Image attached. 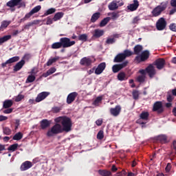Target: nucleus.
I'll use <instances>...</instances> for the list:
<instances>
[{
  "mask_svg": "<svg viewBox=\"0 0 176 176\" xmlns=\"http://www.w3.org/2000/svg\"><path fill=\"white\" fill-rule=\"evenodd\" d=\"M56 123H61L62 129L65 133H69L72 130V120L67 116H63L55 118Z\"/></svg>",
  "mask_w": 176,
  "mask_h": 176,
  "instance_id": "obj_1",
  "label": "nucleus"
},
{
  "mask_svg": "<svg viewBox=\"0 0 176 176\" xmlns=\"http://www.w3.org/2000/svg\"><path fill=\"white\" fill-rule=\"evenodd\" d=\"M63 126L61 124L57 123L55 124L51 129H49L47 132V137H53V135H56L57 134H60V133H63Z\"/></svg>",
  "mask_w": 176,
  "mask_h": 176,
  "instance_id": "obj_2",
  "label": "nucleus"
},
{
  "mask_svg": "<svg viewBox=\"0 0 176 176\" xmlns=\"http://www.w3.org/2000/svg\"><path fill=\"white\" fill-rule=\"evenodd\" d=\"M23 0H10L6 3V6L8 8H14L15 6H18V9L20 8H25V3L22 2Z\"/></svg>",
  "mask_w": 176,
  "mask_h": 176,
  "instance_id": "obj_3",
  "label": "nucleus"
},
{
  "mask_svg": "<svg viewBox=\"0 0 176 176\" xmlns=\"http://www.w3.org/2000/svg\"><path fill=\"white\" fill-rule=\"evenodd\" d=\"M155 27L157 31H164L167 27L166 19L163 17L160 18L156 22Z\"/></svg>",
  "mask_w": 176,
  "mask_h": 176,
  "instance_id": "obj_4",
  "label": "nucleus"
},
{
  "mask_svg": "<svg viewBox=\"0 0 176 176\" xmlns=\"http://www.w3.org/2000/svg\"><path fill=\"white\" fill-rule=\"evenodd\" d=\"M60 42L62 45V47L64 48L71 47V46H74V45L76 43L75 41H71V39L67 37L60 38Z\"/></svg>",
  "mask_w": 176,
  "mask_h": 176,
  "instance_id": "obj_5",
  "label": "nucleus"
},
{
  "mask_svg": "<svg viewBox=\"0 0 176 176\" xmlns=\"http://www.w3.org/2000/svg\"><path fill=\"white\" fill-rule=\"evenodd\" d=\"M153 112H157V113H163L164 112V108L163 107V102L162 101H157L153 104Z\"/></svg>",
  "mask_w": 176,
  "mask_h": 176,
  "instance_id": "obj_6",
  "label": "nucleus"
},
{
  "mask_svg": "<svg viewBox=\"0 0 176 176\" xmlns=\"http://www.w3.org/2000/svg\"><path fill=\"white\" fill-rule=\"evenodd\" d=\"M166 10V6H158L155 7L151 12L153 17H157L162 14V12Z\"/></svg>",
  "mask_w": 176,
  "mask_h": 176,
  "instance_id": "obj_7",
  "label": "nucleus"
},
{
  "mask_svg": "<svg viewBox=\"0 0 176 176\" xmlns=\"http://www.w3.org/2000/svg\"><path fill=\"white\" fill-rule=\"evenodd\" d=\"M127 64H129V61L126 60L124 63L118 65H114L112 67V70L114 74H116L120 71V69H123L125 67H127Z\"/></svg>",
  "mask_w": 176,
  "mask_h": 176,
  "instance_id": "obj_8",
  "label": "nucleus"
},
{
  "mask_svg": "<svg viewBox=\"0 0 176 176\" xmlns=\"http://www.w3.org/2000/svg\"><path fill=\"white\" fill-rule=\"evenodd\" d=\"M140 6V1L138 0H133V3L126 6V9L130 12H135Z\"/></svg>",
  "mask_w": 176,
  "mask_h": 176,
  "instance_id": "obj_9",
  "label": "nucleus"
},
{
  "mask_svg": "<svg viewBox=\"0 0 176 176\" xmlns=\"http://www.w3.org/2000/svg\"><path fill=\"white\" fill-rule=\"evenodd\" d=\"M20 60V57L19 56H13L12 58H9L5 63L1 64L2 68H5L6 65H10V64H13V63H17Z\"/></svg>",
  "mask_w": 176,
  "mask_h": 176,
  "instance_id": "obj_10",
  "label": "nucleus"
},
{
  "mask_svg": "<svg viewBox=\"0 0 176 176\" xmlns=\"http://www.w3.org/2000/svg\"><path fill=\"white\" fill-rule=\"evenodd\" d=\"M154 63V65L156 66L157 69H163L164 65H166V60L164 58H158Z\"/></svg>",
  "mask_w": 176,
  "mask_h": 176,
  "instance_id": "obj_11",
  "label": "nucleus"
},
{
  "mask_svg": "<svg viewBox=\"0 0 176 176\" xmlns=\"http://www.w3.org/2000/svg\"><path fill=\"white\" fill-rule=\"evenodd\" d=\"M146 72L148 74L149 78L152 79L155 75H156V70L155 69V67H153L151 64H150L146 68Z\"/></svg>",
  "mask_w": 176,
  "mask_h": 176,
  "instance_id": "obj_12",
  "label": "nucleus"
},
{
  "mask_svg": "<svg viewBox=\"0 0 176 176\" xmlns=\"http://www.w3.org/2000/svg\"><path fill=\"white\" fill-rule=\"evenodd\" d=\"M76 97H78V92H72L68 94L67 97L66 102L68 104H72L75 101Z\"/></svg>",
  "mask_w": 176,
  "mask_h": 176,
  "instance_id": "obj_13",
  "label": "nucleus"
},
{
  "mask_svg": "<svg viewBox=\"0 0 176 176\" xmlns=\"http://www.w3.org/2000/svg\"><path fill=\"white\" fill-rule=\"evenodd\" d=\"M32 167V162L30 161L24 162L20 167L21 171H27V170H30Z\"/></svg>",
  "mask_w": 176,
  "mask_h": 176,
  "instance_id": "obj_14",
  "label": "nucleus"
},
{
  "mask_svg": "<svg viewBox=\"0 0 176 176\" xmlns=\"http://www.w3.org/2000/svg\"><path fill=\"white\" fill-rule=\"evenodd\" d=\"M106 67L107 64H105V63H101L99 64L95 70L96 75H101V74H102L104 72V69H105Z\"/></svg>",
  "mask_w": 176,
  "mask_h": 176,
  "instance_id": "obj_15",
  "label": "nucleus"
},
{
  "mask_svg": "<svg viewBox=\"0 0 176 176\" xmlns=\"http://www.w3.org/2000/svg\"><path fill=\"white\" fill-rule=\"evenodd\" d=\"M122 111V107L120 105L116 106V108H111L110 109V113L113 116H119L120 111Z\"/></svg>",
  "mask_w": 176,
  "mask_h": 176,
  "instance_id": "obj_16",
  "label": "nucleus"
},
{
  "mask_svg": "<svg viewBox=\"0 0 176 176\" xmlns=\"http://www.w3.org/2000/svg\"><path fill=\"white\" fill-rule=\"evenodd\" d=\"M25 65V60H24L23 59H22L21 61L18 62L14 66V69H13L14 72H17L20 71V69H21V68H23V67H24Z\"/></svg>",
  "mask_w": 176,
  "mask_h": 176,
  "instance_id": "obj_17",
  "label": "nucleus"
},
{
  "mask_svg": "<svg viewBox=\"0 0 176 176\" xmlns=\"http://www.w3.org/2000/svg\"><path fill=\"white\" fill-rule=\"evenodd\" d=\"M47 96H49V92H41L38 94L35 100L36 102H41V101H43Z\"/></svg>",
  "mask_w": 176,
  "mask_h": 176,
  "instance_id": "obj_18",
  "label": "nucleus"
},
{
  "mask_svg": "<svg viewBox=\"0 0 176 176\" xmlns=\"http://www.w3.org/2000/svg\"><path fill=\"white\" fill-rule=\"evenodd\" d=\"M91 63H93L91 59L87 57L82 58L80 61V65H85V67H90V65H91Z\"/></svg>",
  "mask_w": 176,
  "mask_h": 176,
  "instance_id": "obj_19",
  "label": "nucleus"
},
{
  "mask_svg": "<svg viewBox=\"0 0 176 176\" xmlns=\"http://www.w3.org/2000/svg\"><path fill=\"white\" fill-rule=\"evenodd\" d=\"M50 121L47 120V119L42 120L40 122V125L42 130H45V129H47V127H50Z\"/></svg>",
  "mask_w": 176,
  "mask_h": 176,
  "instance_id": "obj_20",
  "label": "nucleus"
},
{
  "mask_svg": "<svg viewBox=\"0 0 176 176\" xmlns=\"http://www.w3.org/2000/svg\"><path fill=\"white\" fill-rule=\"evenodd\" d=\"M124 60H126L124 55H123L122 53H120L117 54L116 56L114 58L113 62L122 63V61H124Z\"/></svg>",
  "mask_w": 176,
  "mask_h": 176,
  "instance_id": "obj_21",
  "label": "nucleus"
},
{
  "mask_svg": "<svg viewBox=\"0 0 176 176\" xmlns=\"http://www.w3.org/2000/svg\"><path fill=\"white\" fill-rule=\"evenodd\" d=\"M108 8L110 10H117V9H119V6H118V1L113 0L111 1L109 4Z\"/></svg>",
  "mask_w": 176,
  "mask_h": 176,
  "instance_id": "obj_22",
  "label": "nucleus"
},
{
  "mask_svg": "<svg viewBox=\"0 0 176 176\" xmlns=\"http://www.w3.org/2000/svg\"><path fill=\"white\" fill-rule=\"evenodd\" d=\"M104 30L100 29H96L94 31L93 36L94 38H101L104 35Z\"/></svg>",
  "mask_w": 176,
  "mask_h": 176,
  "instance_id": "obj_23",
  "label": "nucleus"
},
{
  "mask_svg": "<svg viewBox=\"0 0 176 176\" xmlns=\"http://www.w3.org/2000/svg\"><path fill=\"white\" fill-rule=\"evenodd\" d=\"M56 71H57V69H56V67H51L47 71V72L43 73L42 74V76L43 78H47V76H50V75H53V74H54Z\"/></svg>",
  "mask_w": 176,
  "mask_h": 176,
  "instance_id": "obj_24",
  "label": "nucleus"
},
{
  "mask_svg": "<svg viewBox=\"0 0 176 176\" xmlns=\"http://www.w3.org/2000/svg\"><path fill=\"white\" fill-rule=\"evenodd\" d=\"M10 23H12L10 21H3L0 26V31H5L9 27Z\"/></svg>",
  "mask_w": 176,
  "mask_h": 176,
  "instance_id": "obj_25",
  "label": "nucleus"
},
{
  "mask_svg": "<svg viewBox=\"0 0 176 176\" xmlns=\"http://www.w3.org/2000/svg\"><path fill=\"white\" fill-rule=\"evenodd\" d=\"M13 105V100H6L3 103V108L4 109H8Z\"/></svg>",
  "mask_w": 176,
  "mask_h": 176,
  "instance_id": "obj_26",
  "label": "nucleus"
},
{
  "mask_svg": "<svg viewBox=\"0 0 176 176\" xmlns=\"http://www.w3.org/2000/svg\"><path fill=\"white\" fill-rule=\"evenodd\" d=\"M140 57L142 61H146V60L149 58V51L145 50L143 52H142Z\"/></svg>",
  "mask_w": 176,
  "mask_h": 176,
  "instance_id": "obj_27",
  "label": "nucleus"
},
{
  "mask_svg": "<svg viewBox=\"0 0 176 176\" xmlns=\"http://www.w3.org/2000/svg\"><path fill=\"white\" fill-rule=\"evenodd\" d=\"M157 141H160L161 144H166L167 142V135H160L156 138Z\"/></svg>",
  "mask_w": 176,
  "mask_h": 176,
  "instance_id": "obj_28",
  "label": "nucleus"
},
{
  "mask_svg": "<svg viewBox=\"0 0 176 176\" xmlns=\"http://www.w3.org/2000/svg\"><path fill=\"white\" fill-rule=\"evenodd\" d=\"M60 60V56H55L54 58H51L48 60V61L46 63L47 67H50L54 63H56Z\"/></svg>",
  "mask_w": 176,
  "mask_h": 176,
  "instance_id": "obj_29",
  "label": "nucleus"
},
{
  "mask_svg": "<svg viewBox=\"0 0 176 176\" xmlns=\"http://www.w3.org/2000/svg\"><path fill=\"white\" fill-rule=\"evenodd\" d=\"M64 17V12H59L55 14V15L53 17L54 21H58V20H60V19H63Z\"/></svg>",
  "mask_w": 176,
  "mask_h": 176,
  "instance_id": "obj_30",
  "label": "nucleus"
},
{
  "mask_svg": "<svg viewBox=\"0 0 176 176\" xmlns=\"http://www.w3.org/2000/svg\"><path fill=\"white\" fill-rule=\"evenodd\" d=\"M98 174L102 176H111L112 175V173L110 170H101L100 169L98 171Z\"/></svg>",
  "mask_w": 176,
  "mask_h": 176,
  "instance_id": "obj_31",
  "label": "nucleus"
},
{
  "mask_svg": "<svg viewBox=\"0 0 176 176\" xmlns=\"http://www.w3.org/2000/svg\"><path fill=\"white\" fill-rule=\"evenodd\" d=\"M101 13L96 12L91 17V23H96L97 20L100 19Z\"/></svg>",
  "mask_w": 176,
  "mask_h": 176,
  "instance_id": "obj_32",
  "label": "nucleus"
},
{
  "mask_svg": "<svg viewBox=\"0 0 176 176\" xmlns=\"http://www.w3.org/2000/svg\"><path fill=\"white\" fill-rule=\"evenodd\" d=\"M38 21L36 20H34L32 22H29L23 26V30H30V27H32L33 25L38 24Z\"/></svg>",
  "mask_w": 176,
  "mask_h": 176,
  "instance_id": "obj_33",
  "label": "nucleus"
},
{
  "mask_svg": "<svg viewBox=\"0 0 176 176\" xmlns=\"http://www.w3.org/2000/svg\"><path fill=\"white\" fill-rule=\"evenodd\" d=\"M110 21H111V17L109 16H107L103 19L100 23V27H105V25H107Z\"/></svg>",
  "mask_w": 176,
  "mask_h": 176,
  "instance_id": "obj_34",
  "label": "nucleus"
},
{
  "mask_svg": "<svg viewBox=\"0 0 176 176\" xmlns=\"http://www.w3.org/2000/svg\"><path fill=\"white\" fill-rule=\"evenodd\" d=\"M12 39V35H6L3 37L0 38V45L2 43H5V42H8V41H10Z\"/></svg>",
  "mask_w": 176,
  "mask_h": 176,
  "instance_id": "obj_35",
  "label": "nucleus"
},
{
  "mask_svg": "<svg viewBox=\"0 0 176 176\" xmlns=\"http://www.w3.org/2000/svg\"><path fill=\"white\" fill-rule=\"evenodd\" d=\"M118 79L121 82L123 80H127V77H126V73L121 72L118 74Z\"/></svg>",
  "mask_w": 176,
  "mask_h": 176,
  "instance_id": "obj_36",
  "label": "nucleus"
},
{
  "mask_svg": "<svg viewBox=\"0 0 176 176\" xmlns=\"http://www.w3.org/2000/svg\"><path fill=\"white\" fill-rule=\"evenodd\" d=\"M134 54H140L142 52V45H137L133 48Z\"/></svg>",
  "mask_w": 176,
  "mask_h": 176,
  "instance_id": "obj_37",
  "label": "nucleus"
},
{
  "mask_svg": "<svg viewBox=\"0 0 176 176\" xmlns=\"http://www.w3.org/2000/svg\"><path fill=\"white\" fill-rule=\"evenodd\" d=\"M22 138L23 133L21 132H18L13 136L12 140H14V141H20V140H21Z\"/></svg>",
  "mask_w": 176,
  "mask_h": 176,
  "instance_id": "obj_38",
  "label": "nucleus"
},
{
  "mask_svg": "<svg viewBox=\"0 0 176 176\" xmlns=\"http://www.w3.org/2000/svg\"><path fill=\"white\" fill-rule=\"evenodd\" d=\"M19 148V144L15 143L14 144L10 145L8 148V151H10L11 152H15V151H17V148Z\"/></svg>",
  "mask_w": 176,
  "mask_h": 176,
  "instance_id": "obj_39",
  "label": "nucleus"
},
{
  "mask_svg": "<svg viewBox=\"0 0 176 176\" xmlns=\"http://www.w3.org/2000/svg\"><path fill=\"white\" fill-rule=\"evenodd\" d=\"M3 133L5 135H10L12 134V129L8 126L3 127Z\"/></svg>",
  "mask_w": 176,
  "mask_h": 176,
  "instance_id": "obj_40",
  "label": "nucleus"
},
{
  "mask_svg": "<svg viewBox=\"0 0 176 176\" xmlns=\"http://www.w3.org/2000/svg\"><path fill=\"white\" fill-rule=\"evenodd\" d=\"M56 12V8H50L48 9L43 15V17H46V16H49V14H53V13Z\"/></svg>",
  "mask_w": 176,
  "mask_h": 176,
  "instance_id": "obj_41",
  "label": "nucleus"
},
{
  "mask_svg": "<svg viewBox=\"0 0 176 176\" xmlns=\"http://www.w3.org/2000/svg\"><path fill=\"white\" fill-rule=\"evenodd\" d=\"M149 118V113L143 111L140 114V119H142L143 120H148V118Z\"/></svg>",
  "mask_w": 176,
  "mask_h": 176,
  "instance_id": "obj_42",
  "label": "nucleus"
},
{
  "mask_svg": "<svg viewBox=\"0 0 176 176\" xmlns=\"http://www.w3.org/2000/svg\"><path fill=\"white\" fill-rule=\"evenodd\" d=\"M35 79H36L35 76H34L32 74L29 75L28 76V78L26 79V83H32V82L35 81Z\"/></svg>",
  "mask_w": 176,
  "mask_h": 176,
  "instance_id": "obj_43",
  "label": "nucleus"
},
{
  "mask_svg": "<svg viewBox=\"0 0 176 176\" xmlns=\"http://www.w3.org/2000/svg\"><path fill=\"white\" fill-rule=\"evenodd\" d=\"M52 49H60V47H63V45H61V41L54 43L51 45Z\"/></svg>",
  "mask_w": 176,
  "mask_h": 176,
  "instance_id": "obj_44",
  "label": "nucleus"
},
{
  "mask_svg": "<svg viewBox=\"0 0 176 176\" xmlns=\"http://www.w3.org/2000/svg\"><path fill=\"white\" fill-rule=\"evenodd\" d=\"M78 41H81L82 42H87V34H82L78 36Z\"/></svg>",
  "mask_w": 176,
  "mask_h": 176,
  "instance_id": "obj_45",
  "label": "nucleus"
},
{
  "mask_svg": "<svg viewBox=\"0 0 176 176\" xmlns=\"http://www.w3.org/2000/svg\"><path fill=\"white\" fill-rule=\"evenodd\" d=\"M132 96L133 100H138V98H140V91L137 90H133L132 92Z\"/></svg>",
  "mask_w": 176,
  "mask_h": 176,
  "instance_id": "obj_46",
  "label": "nucleus"
},
{
  "mask_svg": "<svg viewBox=\"0 0 176 176\" xmlns=\"http://www.w3.org/2000/svg\"><path fill=\"white\" fill-rule=\"evenodd\" d=\"M101 101H102V96H98L95 99V100L93 102V104L96 105V107H98V104H100V102H101Z\"/></svg>",
  "mask_w": 176,
  "mask_h": 176,
  "instance_id": "obj_47",
  "label": "nucleus"
},
{
  "mask_svg": "<svg viewBox=\"0 0 176 176\" xmlns=\"http://www.w3.org/2000/svg\"><path fill=\"white\" fill-rule=\"evenodd\" d=\"M41 9H42V6H36L30 12H32V14H35V13H38V12H39Z\"/></svg>",
  "mask_w": 176,
  "mask_h": 176,
  "instance_id": "obj_48",
  "label": "nucleus"
},
{
  "mask_svg": "<svg viewBox=\"0 0 176 176\" xmlns=\"http://www.w3.org/2000/svg\"><path fill=\"white\" fill-rule=\"evenodd\" d=\"M123 55H124L125 58H127V57H130V56H133V52L129 50H125L124 51V53H122Z\"/></svg>",
  "mask_w": 176,
  "mask_h": 176,
  "instance_id": "obj_49",
  "label": "nucleus"
},
{
  "mask_svg": "<svg viewBox=\"0 0 176 176\" xmlns=\"http://www.w3.org/2000/svg\"><path fill=\"white\" fill-rule=\"evenodd\" d=\"M116 42V39L115 38H107L106 41L107 45H113V43H115Z\"/></svg>",
  "mask_w": 176,
  "mask_h": 176,
  "instance_id": "obj_50",
  "label": "nucleus"
},
{
  "mask_svg": "<svg viewBox=\"0 0 176 176\" xmlns=\"http://www.w3.org/2000/svg\"><path fill=\"white\" fill-rule=\"evenodd\" d=\"M172 148L173 151L170 153V156H174V155L176 153V140L173 142Z\"/></svg>",
  "mask_w": 176,
  "mask_h": 176,
  "instance_id": "obj_51",
  "label": "nucleus"
},
{
  "mask_svg": "<svg viewBox=\"0 0 176 176\" xmlns=\"http://www.w3.org/2000/svg\"><path fill=\"white\" fill-rule=\"evenodd\" d=\"M119 12H113L111 14V17L112 19V20H116V19H119Z\"/></svg>",
  "mask_w": 176,
  "mask_h": 176,
  "instance_id": "obj_52",
  "label": "nucleus"
},
{
  "mask_svg": "<svg viewBox=\"0 0 176 176\" xmlns=\"http://www.w3.org/2000/svg\"><path fill=\"white\" fill-rule=\"evenodd\" d=\"M104 138V131L100 130L97 134L98 140H102Z\"/></svg>",
  "mask_w": 176,
  "mask_h": 176,
  "instance_id": "obj_53",
  "label": "nucleus"
},
{
  "mask_svg": "<svg viewBox=\"0 0 176 176\" xmlns=\"http://www.w3.org/2000/svg\"><path fill=\"white\" fill-rule=\"evenodd\" d=\"M32 14V12L30 11L29 13L26 14L23 19H21V21H25L26 20H28V19H30Z\"/></svg>",
  "mask_w": 176,
  "mask_h": 176,
  "instance_id": "obj_54",
  "label": "nucleus"
},
{
  "mask_svg": "<svg viewBox=\"0 0 176 176\" xmlns=\"http://www.w3.org/2000/svg\"><path fill=\"white\" fill-rule=\"evenodd\" d=\"M53 113H58L61 111V107H54L52 108Z\"/></svg>",
  "mask_w": 176,
  "mask_h": 176,
  "instance_id": "obj_55",
  "label": "nucleus"
},
{
  "mask_svg": "<svg viewBox=\"0 0 176 176\" xmlns=\"http://www.w3.org/2000/svg\"><path fill=\"white\" fill-rule=\"evenodd\" d=\"M24 98V95L19 94L16 98H15V102H20L21 100Z\"/></svg>",
  "mask_w": 176,
  "mask_h": 176,
  "instance_id": "obj_56",
  "label": "nucleus"
},
{
  "mask_svg": "<svg viewBox=\"0 0 176 176\" xmlns=\"http://www.w3.org/2000/svg\"><path fill=\"white\" fill-rule=\"evenodd\" d=\"M138 82L140 83H144L145 82V76H139L138 77Z\"/></svg>",
  "mask_w": 176,
  "mask_h": 176,
  "instance_id": "obj_57",
  "label": "nucleus"
},
{
  "mask_svg": "<svg viewBox=\"0 0 176 176\" xmlns=\"http://www.w3.org/2000/svg\"><path fill=\"white\" fill-rule=\"evenodd\" d=\"M169 28L171 31H173V32H176V24L175 23H171L169 25Z\"/></svg>",
  "mask_w": 176,
  "mask_h": 176,
  "instance_id": "obj_58",
  "label": "nucleus"
},
{
  "mask_svg": "<svg viewBox=\"0 0 176 176\" xmlns=\"http://www.w3.org/2000/svg\"><path fill=\"white\" fill-rule=\"evenodd\" d=\"M140 20H141V19H140V16L134 17L132 21V24H138V22L140 21Z\"/></svg>",
  "mask_w": 176,
  "mask_h": 176,
  "instance_id": "obj_59",
  "label": "nucleus"
},
{
  "mask_svg": "<svg viewBox=\"0 0 176 176\" xmlns=\"http://www.w3.org/2000/svg\"><path fill=\"white\" fill-rule=\"evenodd\" d=\"M53 21H54L53 20V18H50V16L47 17V22L46 24L47 25H50V24H53Z\"/></svg>",
  "mask_w": 176,
  "mask_h": 176,
  "instance_id": "obj_60",
  "label": "nucleus"
},
{
  "mask_svg": "<svg viewBox=\"0 0 176 176\" xmlns=\"http://www.w3.org/2000/svg\"><path fill=\"white\" fill-rule=\"evenodd\" d=\"M170 170H171V163H168L165 168V171L166 173H170Z\"/></svg>",
  "mask_w": 176,
  "mask_h": 176,
  "instance_id": "obj_61",
  "label": "nucleus"
},
{
  "mask_svg": "<svg viewBox=\"0 0 176 176\" xmlns=\"http://www.w3.org/2000/svg\"><path fill=\"white\" fill-rule=\"evenodd\" d=\"M103 120L102 118H100L96 121V126H101L102 124Z\"/></svg>",
  "mask_w": 176,
  "mask_h": 176,
  "instance_id": "obj_62",
  "label": "nucleus"
},
{
  "mask_svg": "<svg viewBox=\"0 0 176 176\" xmlns=\"http://www.w3.org/2000/svg\"><path fill=\"white\" fill-rule=\"evenodd\" d=\"M3 112V113H12V112H13V109L8 108L4 110Z\"/></svg>",
  "mask_w": 176,
  "mask_h": 176,
  "instance_id": "obj_63",
  "label": "nucleus"
},
{
  "mask_svg": "<svg viewBox=\"0 0 176 176\" xmlns=\"http://www.w3.org/2000/svg\"><path fill=\"white\" fill-rule=\"evenodd\" d=\"M170 6L176 8V0H170Z\"/></svg>",
  "mask_w": 176,
  "mask_h": 176,
  "instance_id": "obj_64",
  "label": "nucleus"
}]
</instances>
